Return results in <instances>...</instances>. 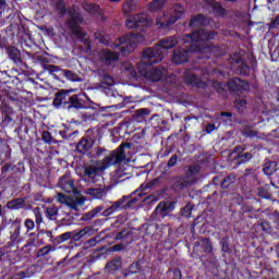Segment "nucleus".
Instances as JSON below:
<instances>
[{
    "label": "nucleus",
    "mask_w": 279,
    "mask_h": 279,
    "mask_svg": "<svg viewBox=\"0 0 279 279\" xmlns=\"http://www.w3.org/2000/svg\"><path fill=\"white\" fill-rule=\"evenodd\" d=\"M138 191H134L130 195H124L120 199L113 202L111 206L104 209V205H99L96 208L83 214L81 217V221H92L95 217H111L114 213H121V210H128L134 208L136 204H138V198L143 197V194L138 193Z\"/></svg>",
    "instance_id": "1"
},
{
    "label": "nucleus",
    "mask_w": 279,
    "mask_h": 279,
    "mask_svg": "<svg viewBox=\"0 0 279 279\" xmlns=\"http://www.w3.org/2000/svg\"><path fill=\"white\" fill-rule=\"evenodd\" d=\"M236 182V175L234 174H228L227 177L222 178L220 189L223 191L232 187V185Z\"/></svg>",
    "instance_id": "35"
},
{
    "label": "nucleus",
    "mask_w": 279,
    "mask_h": 279,
    "mask_svg": "<svg viewBox=\"0 0 279 279\" xmlns=\"http://www.w3.org/2000/svg\"><path fill=\"white\" fill-rule=\"evenodd\" d=\"M183 82L186 86H192V88H202L206 90L210 81H203L197 74L193 73L191 70H186L183 74Z\"/></svg>",
    "instance_id": "11"
},
{
    "label": "nucleus",
    "mask_w": 279,
    "mask_h": 279,
    "mask_svg": "<svg viewBox=\"0 0 279 279\" xmlns=\"http://www.w3.org/2000/svg\"><path fill=\"white\" fill-rule=\"evenodd\" d=\"M132 236V232L128 229H122L114 236L116 241H125V239H130Z\"/></svg>",
    "instance_id": "54"
},
{
    "label": "nucleus",
    "mask_w": 279,
    "mask_h": 279,
    "mask_svg": "<svg viewBox=\"0 0 279 279\" xmlns=\"http://www.w3.org/2000/svg\"><path fill=\"white\" fill-rule=\"evenodd\" d=\"M279 27V15H277L269 24L268 29L269 32H272V29H278Z\"/></svg>",
    "instance_id": "64"
},
{
    "label": "nucleus",
    "mask_w": 279,
    "mask_h": 279,
    "mask_svg": "<svg viewBox=\"0 0 279 279\" xmlns=\"http://www.w3.org/2000/svg\"><path fill=\"white\" fill-rule=\"evenodd\" d=\"M205 8L209 10L211 14H215L216 16H226L227 11L223 5H221L220 2H217L215 0H204Z\"/></svg>",
    "instance_id": "19"
},
{
    "label": "nucleus",
    "mask_w": 279,
    "mask_h": 279,
    "mask_svg": "<svg viewBox=\"0 0 279 279\" xmlns=\"http://www.w3.org/2000/svg\"><path fill=\"white\" fill-rule=\"evenodd\" d=\"M220 247L223 254H232V247H230V236H225L220 240Z\"/></svg>",
    "instance_id": "41"
},
{
    "label": "nucleus",
    "mask_w": 279,
    "mask_h": 279,
    "mask_svg": "<svg viewBox=\"0 0 279 279\" xmlns=\"http://www.w3.org/2000/svg\"><path fill=\"white\" fill-rule=\"evenodd\" d=\"M83 10H85V12H89V14H99V5L96 3L84 4Z\"/></svg>",
    "instance_id": "52"
},
{
    "label": "nucleus",
    "mask_w": 279,
    "mask_h": 279,
    "mask_svg": "<svg viewBox=\"0 0 279 279\" xmlns=\"http://www.w3.org/2000/svg\"><path fill=\"white\" fill-rule=\"evenodd\" d=\"M257 195L263 199H271V190L269 189V185L258 187Z\"/></svg>",
    "instance_id": "44"
},
{
    "label": "nucleus",
    "mask_w": 279,
    "mask_h": 279,
    "mask_svg": "<svg viewBox=\"0 0 279 279\" xmlns=\"http://www.w3.org/2000/svg\"><path fill=\"white\" fill-rule=\"evenodd\" d=\"M33 213L35 215V225L37 230H40V226L43 223V213L40 211V207H36Z\"/></svg>",
    "instance_id": "53"
},
{
    "label": "nucleus",
    "mask_w": 279,
    "mask_h": 279,
    "mask_svg": "<svg viewBox=\"0 0 279 279\" xmlns=\"http://www.w3.org/2000/svg\"><path fill=\"white\" fill-rule=\"evenodd\" d=\"M12 229L13 231L10 235L11 245H19L23 241V238H21V219L17 218L13 221Z\"/></svg>",
    "instance_id": "21"
},
{
    "label": "nucleus",
    "mask_w": 279,
    "mask_h": 279,
    "mask_svg": "<svg viewBox=\"0 0 279 279\" xmlns=\"http://www.w3.org/2000/svg\"><path fill=\"white\" fill-rule=\"evenodd\" d=\"M243 154H247V146L238 145L231 150V156H233L232 162H235Z\"/></svg>",
    "instance_id": "36"
},
{
    "label": "nucleus",
    "mask_w": 279,
    "mask_h": 279,
    "mask_svg": "<svg viewBox=\"0 0 279 279\" xmlns=\"http://www.w3.org/2000/svg\"><path fill=\"white\" fill-rule=\"evenodd\" d=\"M71 234L72 241H81L84 236H92V234H95V229L92 227H85L78 231H71Z\"/></svg>",
    "instance_id": "27"
},
{
    "label": "nucleus",
    "mask_w": 279,
    "mask_h": 279,
    "mask_svg": "<svg viewBox=\"0 0 279 279\" xmlns=\"http://www.w3.org/2000/svg\"><path fill=\"white\" fill-rule=\"evenodd\" d=\"M73 223H75V218H73L71 215H68L61 219L62 226H73Z\"/></svg>",
    "instance_id": "62"
},
{
    "label": "nucleus",
    "mask_w": 279,
    "mask_h": 279,
    "mask_svg": "<svg viewBox=\"0 0 279 279\" xmlns=\"http://www.w3.org/2000/svg\"><path fill=\"white\" fill-rule=\"evenodd\" d=\"M68 15L69 17L65 25L71 34L81 40L86 38V33L82 32V24L84 23V16H82V13L75 8H72L68 11Z\"/></svg>",
    "instance_id": "6"
},
{
    "label": "nucleus",
    "mask_w": 279,
    "mask_h": 279,
    "mask_svg": "<svg viewBox=\"0 0 279 279\" xmlns=\"http://www.w3.org/2000/svg\"><path fill=\"white\" fill-rule=\"evenodd\" d=\"M9 77H10V73H8V71L0 70V95H1V88H5V86H8L5 84L10 82Z\"/></svg>",
    "instance_id": "51"
},
{
    "label": "nucleus",
    "mask_w": 279,
    "mask_h": 279,
    "mask_svg": "<svg viewBox=\"0 0 279 279\" xmlns=\"http://www.w3.org/2000/svg\"><path fill=\"white\" fill-rule=\"evenodd\" d=\"M263 171L265 175H274L276 171H278V162L276 161H268L264 165Z\"/></svg>",
    "instance_id": "37"
},
{
    "label": "nucleus",
    "mask_w": 279,
    "mask_h": 279,
    "mask_svg": "<svg viewBox=\"0 0 279 279\" xmlns=\"http://www.w3.org/2000/svg\"><path fill=\"white\" fill-rule=\"evenodd\" d=\"M87 193L92 197H95V199H101L102 197H106L108 192L105 189H89L87 190Z\"/></svg>",
    "instance_id": "40"
},
{
    "label": "nucleus",
    "mask_w": 279,
    "mask_h": 279,
    "mask_svg": "<svg viewBox=\"0 0 279 279\" xmlns=\"http://www.w3.org/2000/svg\"><path fill=\"white\" fill-rule=\"evenodd\" d=\"M51 252H56V247L51 246V244H48L37 251L35 258H45V256H49Z\"/></svg>",
    "instance_id": "38"
},
{
    "label": "nucleus",
    "mask_w": 279,
    "mask_h": 279,
    "mask_svg": "<svg viewBox=\"0 0 279 279\" xmlns=\"http://www.w3.org/2000/svg\"><path fill=\"white\" fill-rule=\"evenodd\" d=\"M108 167H112V165H108V161H106V157L102 159V166H87L85 167L83 171L84 178H87L88 180H95L97 175H99L100 171H106Z\"/></svg>",
    "instance_id": "16"
},
{
    "label": "nucleus",
    "mask_w": 279,
    "mask_h": 279,
    "mask_svg": "<svg viewBox=\"0 0 279 279\" xmlns=\"http://www.w3.org/2000/svg\"><path fill=\"white\" fill-rule=\"evenodd\" d=\"M192 43H206V40H215L217 32H208L206 28H198L191 34L185 35Z\"/></svg>",
    "instance_id": "12"
},
{
    "label": "nucleus",
    "mask_w": 279,
    "mask_h": 279,
    "mask_svg": "<svg viewBox=\"0 0 279 279\" xmlns=\"http://www.w3.org/2000/svg\"><path fill=\"white\" fill-rule=\"evenodd\" d=\"M169 0H153L148 3V11L149 12H160Z\"/></svg>",
    "instance_id": "33"
},
{
    "label": "nucleus",
    "mask_w": 279,
    "mask_h": 279,
    "mask_svg": "<svg viewBox=\"0 0 279 279\" xmlns=\"http://www.w3.org/2000/svg\"><path fill=\"white\" fill-rule=\"evenodd\" d=\"M227 87L231 95H236V93H245V90H248L250 83L240 77H232L227 82Z\"/></svg>",
    "instance_id": "14"
},
{
    "label": "nucleus",
    "mask_w": 279,
    "mask_h": 279,
    "mask_svg": "<svg viewBox=\"0 0 279 279\" xmlns=\"http://www.w3.org/2000/svg\"><path fill=\"white\" fill-rule=\"evenodd\" d=\"M54 10L61 14V16H64L66 14V4L64 3V0H53Z\"/></svg>",
    "instance_id": "46"
},
{
    "label": "nucleus",
    "mask_w": 279,
    "mask_h": 279,
    "mask_svg": "<svg viewBox=\"0 0 279 279\" xmlns=\"http://www.w3.org/2000/svg\"><path fill=\"white\" fill-rule=\"evenodd\" d=\"M172 274V279H182V270L180 268H169L167 270V276H171Z\"/></svg>",
    "instance_id": "58"
},
{
    "label": "nucleus",
    "mask_w": 279,
    "mask_h": 279,
    "mask_svg": "<svg viewBox=\"0 0 279 279\" xmlns=\"http://www.w3.org/2000/svg\"><path fill=\"white\" fill-rule=\"evenodd\" d=\"M136 8V0H126L125 3L123 4V12L125 14L132 12Z\"/></svg>",
    "instance_id": "56"
},
{
    "label": "nucleus",
    "mask_w": 279,
    "mask_h": 279,
    "mask_svg": "<svg viewBox=\"0 0 279 279\" xmlns=\"http://www.w3.org/2000/svg\"><path fill=\"white\" fill-rule=\"evenodd\" d=\"M240 65L236 68V73L239 75H244L245 77H247V75H250V73H252V69L250 68V64H247V62L243 59L238 60L236 63Z\"/></svg>",
    "instance_id": "32"
},
{
    "label": "nucleus",
    "mask_w": 279,
    "mask_h": 279,
    "mask_svg": "<svg viewBox=\"0 0 279 279\" xmlns=\"http://www.w3.org/2000/svg\"><path fill=\"white\" fill-rule=\"evenodd\" d=\"M72 236H73V233H71V231L64 232L56 236V239L53 240V244L60 245L61 243H65V241H70Z\"/></svg>",
    "instance_id": "43"
},
{
    "label": "nucleus",
    "mask_w": 279,
    "mask_h": 279,
    "mask_svg": "<svg viewBox=\"0 0 279 279\" xmlns=\"http://www.w3.org/2000/svg\"><path fill=\"white\" fill-rule=\"evenodd\" d=\"M61 72L70 82H82V77L71 70H61Z\"/></svg>",
    "instance_id": "42"
},
{
    "label": "nucleus",
    "mask_w": 279,
    "mask_h": 279,
    "mask_svg": "<svg viewBox=\"0 0 279 279\" xmlns=\"http://www.w3.org/2000/svg\"><path fill=\"white\" fill-rule=\"evenodd\" d=\"M7 208L9 210H25L27 204L24 197L13 198L7 203Z\"/></svg>",
    "instance_id": "26"
},
{
    "label": "nucleus",
    "mask_w": 279,
    "mask_h": 279,
    "mask_svg": "<svg viewBox=\"0 0 279 279\" xmlns=\"http://www.w3.org/2000/svg\"><path fill=\"white\" fill-rule=\"evenodd\" d=\"M0 267H4L9 271H19L23 264H21V259H19L14 251L0 248Z\"/></svg>",
    "instance_id": "8"
},
{
    "label": "nucleus",
    "mask_w": 279,
    "mask_h": 279,
    "mask_svg": "<svg viewBox=\"0 0 279 279\" xmlns=\"http://www.w3.org/2000/svg\"><path fill=\"white\" fill-rule=\"evenodd\" d=\"M172 189L173 191H184L191 186V181L186 177H172Z\"/></svg>",
    "instance_id": "24"
},
{
    "label": "nucleus",
    "mask_w": 279,
    "mask_h": 279,
    "mask_svg": "<svg viewBox=\"0 0 279 279\" xmlns=\"http://www.w3.org/2000/svg\"><path fill=\"white\" fill-rule=\"evenodd\" d=\"M71 93H75V89H59L54 94V98L52 105L54 108H63V110H69V98L71 97Z\"/></svg>",
    "instance_id": "13"
},
{
    "label": "nucleus",
    "mask_w": 279,
    "mask_h": 279,
    "mask_svg": "<svg viewBox=\"0 0 279 279\" xmlns=\"http://www.w3.org/2000/svg\"><path fill=\"white\" fill-rule=\"evenodd\" d=\"M253 158L254 155H252L250 151H246V154L241 155L239 159H235L233 165H235V167H240V165H247V162H250V160Z\"/></svg>",
    "instance_id": "39"
},
{
    "label": "nucleus",
    "mask_w": 279,
    "mask_h": 279,
    "mask_svg": "<svg viewBox=\"0 0 279 279\" xmlns=\"http://www.w3.org/2000/svg\"><path fill=\"white\" fill-rule=\"evenodd\" d=\"M234 107L236 108V110L239 112H243V110H245V108H247V100H245L243 98H236L234 101Z\"/></svg>",
    "instance_id": "55"
},
{
    "label": "nucleus",
    "mask_w": 279,
    "mask_h": 279,
    "mask_svg": "<svg viewBox=\"0 0 279 279\" xmlns=\"http://www.w3.org/2000/svg\"><path fill=\"white\" fill-rule=\"evenodd\" d=\"M5 53L15 66H20V69H27V64L23 63V57L21 56V50L19 48L15 46H8L5 48Z\"/></svg>",
    "instance_id": "15"
},
{
    "label": "nucleus",
    "mask_w": 279,
    "mask_h": 279,
    "mask_svg": "<svg viewBox=\"0 0 279 279\" xmlns=\"http://www.w3.org/2000/svg\"><path fill=\"white\" fill-rule=\"evenodd\" d=\"M206 15L199 13L191 17L190 26L191 27H204L206 25Z\"/></svg>",
    "instance_id": "31"
},
{
    "label": "nucleus",
    "mask_w": 279,
    "mask_h": 279,
    "mask_svg": "<svg viewBox=\"0 0 279 279\" xmlns=\"http://www.w3.org/2000/svg\"><path fill=\"white\" fill-rule=\"evenodd\" d=\"M184 121H185V124H184L183 129H181V132H182V130H193V128H195V125H197L196 117L187 116L184 118Z\"/></svg>",
    "instance_id": "45"
},
{
    "label": "nucleus",
    "mask_w": 279,
    "mask_h": 279,
    "mask_svg": "<svg viewBox=\"0 0 279 279\" xmlns=\"http://www.w3.org/2000/svg\"><path fill=\"white\" fill-rule=\"evenodd\" d=\"M23 252L24 254H27L28 256H34V254L36 255L38 246H23Z\"/></svg>",
    "instance_id": "61"
},
{
    "label": "nucleus",
    "mask_w": 279,
    "mask_h": 279,
    "mask_svg": "<svg viewBox=\"0 0 279 279\" xmlns=\"http://www.w3.org/2000/svg\"><path fill=\"white\" fill-rule=\"evenodd\" d=\"M24 226H25L27 232H32V230H34V228H36V222H34L33 219L27 218L24 221Z\"/></svg>",
    "instance_id": "63"
},
{
    "label": "nucleus",
    "mask_w": 279,
    "mask_h": 279,
    "mask_svg": "<svg viewBox=\"0 0 279 279\" xmlns=\"http://www.w3.org/2000/svg\"><path fill=\"white\" fill-rule=\"evenodd\" d=\"M204 254H213V251L215 247L213 246V242L210 241V238H203L199 242H195V247H199Z\"/></svg>",
    "instance_id": "28"
},
{
    "label": "nucleus",
    "mask_w": 279,
    "mask_h": 279,
    "mask_svg": "<svg viewBox=\"0 0 279 279\" xmlns=\"http://www.w3.org/2000/svg\"><path fill=\"white\" fill-rule=\"evenodd\" d=\"M220 47L216 45L199 46L197 44H190L187 49L179 48L173 51L172 62L173 64H184L189 62V53H208L204 58L210 59V56H219Z\"/></svg>",
    "instance_id": "3"
},
{
    "label": "nucleus",
    "mask_w": 279,
    "mask_h": 279,
    "mask_svg": "<svg viewBox=\"0 0 279 279\" xmlns=\"http://www.w3.org/2000/svg\"><path fill=\"white\" fill-rule=\"evenodd\" d=\"M57 186L63 191V193H75V181L71 177L64 174L59 179Z\"/></svg>",
    "instance_id": "20"
},
{
    "label": "nucleus",
    "mask_w": 279,
    "mask_h": 279,
    "mask_svg": "<svg viewBox=\"0 0 279 279\" xmlns=\"http://www.w3.org/2000/svg\"><path fill=\"white\" fill-rule=\"evenodd\" d=\"M178 45L175 37H167L160 39L154 47L144 50V59L148 60L150 64H158L165 59L163 49H173Z\"/></svg>",
    "instance_id": "4"
},
{
    "label": "nucleus",
    "mask_w": 279,
    "mask_h": 279,
    "mask_svg": "<svg viewBox=\"0 0 279 279\" xmlns=\"http://www.w3.org/2000/svg\"><path fill=\"white\" fill-rule=\"evenodd\" d=\"M65 106H68L69 112H80V110H87L82 113L83 121H95V119L99 117L100 112H106L111 108L110 106L99 107V105L90 100V97H88L86 93L72 95Z\"/></svg>",
    "instance_id": "2"
},
{
    "label": "nucleus",
    "mask_w": 279,
    "mask_h": 279,
    "mask_svg": "<svg viewBox=\"0 0 279 279\" xmlns=\"http://www.w3.org/2000/svg\"><path fill=\"white\" fill-rule=\"evenodd\" d=\"M242 136H245L246 138H255V136H258V131L252 130V128L246 125L242 130Z\"/></svg>",
    "instance_id": "49"
},
{
    "label": "nucleus",
    "mask_w": 279,
    "mask_h": 279,
    "mask_svg": "<svg viewBox=\"0 0 279 279\" xmlns=\"http://www.w3.org/2000/svg\"><path fill=\"white\" fill-rule=\"evenodd\" d=\"M182 16H184V5L175 3L172 5L171 14L162 13V15L157 16L155 25L158 29H169V27L178 23Z\"/></svg>",
    "instance_id": "5"
},
{
    "label": "nucleus",
    "mask_w": 279,
    "mask_h": 279,
    "mask_svg": "<svg viewBox=\"0 0 279 279\" xmlns=\"http://www.w3.org/2000/svg\"><path fill=\"white\" fill-rule=\"evenodd\" d=\"M41 140L47 145H56V143H58L57 141L53 140V136L51 135V132H49V131H43Z\"/></svg>",
    "instance_id": "50"
},
{
    "label": "nucleus",
    "mask_w": 279,
    "mask_h": 279,
    "mask_svg": "<svg viewBox=\"0 0 279 279\" xmlns=\"http://www.w3.org/2000/svg\"><path fill=\"white\" fill-rule=\"evenodd\" d=\"M9 73V80H12V82H16V84L21 83V78H19V75H21V71L17 69H12Z\"/></svg>",
    "instance_id": "59"
},
{
    "label": "nucleus",
    "mask_w": 279,
    "mask_h": 279,
    "mask_svg": "<svg viewBox=\"0 0 279 279\" xmlns=\"http://www.w3.org/2000/svg\"><path fill=\"white\" fill-rule=\"evenodd\" d=\"M120 45H125L121 46L120 51L121 53H132L134 51V46L132 45L131 41L128 44V37L122 36L119 38Z\"/></svg>",
    "instance_id": "34"
},
{
    "label": "nucleus",
    "mask_w": 279,
    "mask_h": 279,
    "mask_svg": "<svg viewBox=\"0 0 279 279\" xmlns=\"http://www.w3.org/2000/svg\"><path fill=\"white\" fill-rule=\"evenodd\" d=\"M57 216H58V207L53 206V207L46 208V217H48L50 221H53V219H56Z\"/></svg>",
    "instance_id": "57"
},
{
    "label": "nucleus",
    "mask_w": 279,
    "mask_h": 279,
    "mask_svg": "<svg viewBox=\"0 0 279 279\" xmlns=\"http://www.w3.org/2000/svg\"><path fill=\"white\" fill-rule=\"evenodd\" d=\"M44 71H45V73H49V75H53V77H58L54 73H60V71H62V69H60V66L53 65V64H44Z\"/></svg>",
    "instance_id": "48"
},
{
    "label": "nucleus",
    "mask_w": 279,
    "mask_h": 279,
    "mask_svg": "<svg viewBox=\"0 0 279 279\" xmlns=\"http://www.w3.org/2000/svg\"><path fill=\"white\" fill-rule=\"evenodd\" d=\"M173 181V177L171 174H168L167 172H162L160 173L159 177L155 178L151 183L153 184H158V182H172Z\"/></svg>",
    "instance_id": "47"
},
{
    "label": "nucleus",
    "mask_w": 279,
    "mask_h": 279,
    "mask_svg": "<svg viewBox=\"0 0 279 279\" xmlns=\"http://www.w3.org/2000/svg\"><path fill=\"white\" fill-rule=\"evenodd\" d=\"M145 23H147V14L145 13L136 14L125 21L128 29H138V27H144Z\"/></svg>",
    "instance_id": "17"
},
{
    "label": "nucleus",
    "mask_w": 279,
    "mask_h": 279,
    "mask_svg": "<svg viewBox=\"0 0 279 279\" xmlns=\"http://www.w3.org/2000/svg\"><path fill=\"white\" fill-rule=\"evenodd\" d=\"M100 62H104L107 66L114 64V62H119V52L102 49L100 51Z\"/></svg>",
    "instance_id": "22"
},
{
    "label": "nucleus",
    "mask_w": 279,
    "mask_h": 279,
    "mask_svg": "<svg viewBox=\"0 0 279 279\" xmlns=\"http://www.w3.org/2000/svg\"><path fill=\"white\" fill-rule=\"evenodd\" d=\"M156 63H150L149 59H145V52H143V58L140 64L137 65L140 75L146 77L149 82H160L162 80V69L160 66L151 69Z\"/></svg>",
    "instance_id": "7"
},
{
    "label": "nucleus",
    "mask_w": 279,
    "mask_h": 279,
    "mask_svg": "<svg viewBox=\"0 0 279 279\" xmlns=\"http://www.w3.org/2000/svg\"><path fill=\"white\" fill-rule=\"evenodd\" d=\"M143 265H145V259H137L133 262L129 266V271L125 274V276H134L136 274H141L143 271Z\"/></svg>",
    "instance_id": "30"
},
{
    "label": "nucleus",
    "mask_w": 279,
    "mask_h": 279,
    "mask_svg": "<svg viewBox=\"0 0 279 279\" xmlns=\"http://www.w3.org/2000/svg\"><path fill=\"white\" fill-rule=\"evenodd\" d=\"M171 210H173V202H160L155 208L153 215H155V219H165V217H167Z\"/></svg>",
    "instance_id": "18"
},
{
    "label": "nucleus",
    "mask_w": 279,
    "mask_h": 279,
    "mask_svg": "<svg viewBox=\"0 0 279 279\" xmlns=\"http://www.w3.org/2000/svg\"><path fill=\"white\" fill-rule=\"evenodd\" d=\"M122 267L123 258L114 257L106 264L105 270L108 271V274H114L116 271H119V269H121Z\"/></svg>",
    "instance_id": "25"
},
{
    "label": "nucleus",
    "mask_w": 279,
    "mask_h": 279,
    "mask_svg": "<svg viewBox=\"0 0 279 279\" xmlns=\"http://www.w3.org/2000/svg\"><path fill=\"white\" fill-rule=\"evenodd\" d=\"M192 213H193V206H191V205H185V206L181 209V215H182V217H186V219H191Z\"/></svg>",
    "instance_id": "60"
},
{
    "label": "nucleus",
    "mask_w": 279,
    "mask_h": 279,
    "mask_svg": "<svg viewBox=\"0 0 279 279\" xmlns=\"http://www.w3.org/2000/svg\"><path fill=\"white\" fill-rule=\"evenodd\" d=\"M40 271V266L38 264H33L27 267L25 270H21L13 276L14 279H25L32 278V276H36Z\"/></svg>",
    "instance_id": "23"
},
{
    "label": "nucleus",
    "mask_w": 279,
    "mask_h": 279,
    "mask_svg": "<svg viewBox=\"0 0 279 279\" xmlns=\"http://www.w3.org/2000/svg\"><path fill=\"white\" fill-rule=\"evenodd\" d=\"M97 141H99V129L88 130L86 135L76 144V151L78 154H88Z\"/></svg>",
    "instance_id": "9"
},
{
    "label": "nucleus",
    "mask_w": 279,
    "mask_h": 279,
    "mask_svg": "<svg viewBox=\"0 0 279 279\" xmlns=\"http://www.w3.org/2000/svg\"><path fill=\"white\" fill-rule=\"evenodd\" d=\"M125 149H132V143H122L116 150L106 157L107 165H121L125 160Z\"/></svg>",
    "instance_id": "10"
},
{
    "label": "nucleus",
    "mask_w": 279,
    "mask_h": 279,
    "mask_svg": "<svg viewBox=\"0 0 279 279\" xmlns=\"http://www.w3.org/2000/svg\"><path fill=\"white\" fill-rule=\"evenodd\" d=\"M0 95H3L4 97L9 98L10 101H21V95L8 85L1 88Z\"/></svg>",
    "instance_id": "29"
}]
</instances>
